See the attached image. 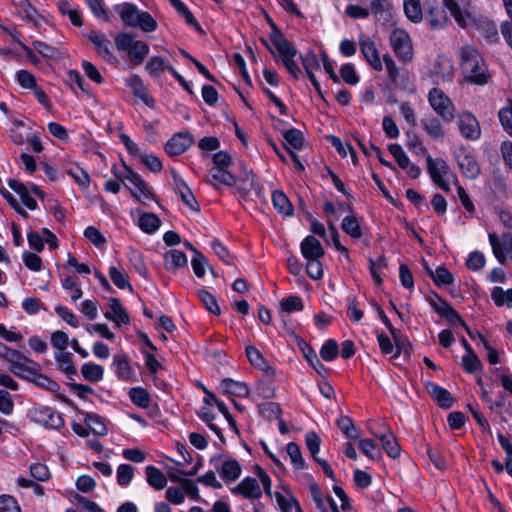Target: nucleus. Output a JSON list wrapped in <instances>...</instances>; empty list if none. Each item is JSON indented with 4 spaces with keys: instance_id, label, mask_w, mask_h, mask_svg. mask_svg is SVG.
<instances>
[{
    "instance_id": "f257e3e1",
    "label": "nucleus",
    "mask_w": 512,
    "mask_h": 512,
    "mask_svg": "<svg viewBox=\"0 0 512 512\" xmlns=\"http://www.w3.org/2000/svg\"><path fill=\"white\" fill-rule=\"evenodd\" d=\"M444 5L462 28H476L489 44L498 43L500 36L495 22L487 17H475L472 13L462 10L456 0H444Z\"/></svg>"
},
{
    "instance_id": "f03ea898",
    "label": "nucleus",
    "mask_w": 512,
    "mask_h": 512,
    "mask_svg": "<svg viewBox=\"0 0 512 512\" xmlns=\"http://www.w3.org/2000/svg\"><path fill=\"white\" fill-rule=\"evenodd\" d=\"M407 138L406 146L408 149L418 156H425L427 170L432 181L443 191L448 192L450 190L449 184L443 179V175L448 174L450 170L447 162L441 158L434 160L431 155L428 154L422 140L415 133L407 132Z\"/></svg>"
},
{
    "instance_id": "7ed1b4c3",
    "label": "nucleus",
    "mask_w": 512,
    "mask_h": 512,
    "mask_svg": "<svg viewBox=\"0 0 512 512\" xmlns=\"http://www.w3.org/2000/svg\"><path fill=\"white\" fill-rule=\"evenodd\" d=\"M461 68L469 83L485 85L491 78L484 59L471 47L461 49Z\"/></svg>"
},
{
    "instance_id": "20e7f679",
    "label": "nucleus",
    "mask_w": 512,
    "mask_h": 512,
    "mask_svg": "<svg viewBox=\"0 0 512 512\" xmlns=\"http://www.w3.org/2000/svg\"><path fill=\"white\" fill-rule=\"evenodd\" d=\"M268 23L272 30V32L269 36L272 46L278 52V55H279L283 65L289 72V74L294 79H298L301 74V70L294 60L295 56L298 53V50L291 42H289L287 40V38L280 31V29L278 28V26L275 24L274 21H272L271 19H268Z\"/></svg>"
},
{
    "instance_id": "39448f33",
    "label": "nucleus",
    "mask_w": 512,
    "mask_h": 512,
    "mask_svg": "<svg viewBox=\"0 0 512 512\" xmlns=\"http://www.w3.org/2000/svg\"><path fill=\"white\" fill-rule=\"evenodd\" d=\"M120 18L125 26L140 28L143 32H154L157 21L147 11H140L138 7L129 2L116 6Z\"/></svg>"
},
{
    "instance_id": "423d86ee",
    "label": "nucleus",
    "mask_w": 512,
    "mask_h": 512,
    "mask_svg": "<svg viewBox=\"0 0 512 512\" xmlns=\"http://www.w3.org/2000/svg\"><path fill=\"white\" fill-rule=\"evenodd\" d=\"M114 41L116 48L119 51L127 52L134 65H140L149 54L148 44L141 40H135L128 32L119 33Z\"/></svg>"
},
{
    "instance_id": "0eeeda50",
    "label": "nucleus",
    "mask_w": 512,
    "mask_h": 512,
    "mask_svg": "<svg viewBox=\"0 0 512 512\" xmlns=\"http://www.w3.org/2000/svg\"><path fill=\"white\" fill-rule=\"evenodd\" d=\"M428 101L433 110L446 122L454 119L455 106L445 93L439 88H432L428 94Z\"/></svg>"
},
{
    "instance_id": "6e6552de",
    "label": "nucleus",
    "mask_w": 512,
    "mask_h": 512,
    "mask_svg": "<svg viewBox=\"0 0 512 512\" xmlns=\"http://www.w3.org/2000/svg\"><path fill=\"white\" fill-rule=\"evenodd\" d=\"M390 44L395 55L403 62L413 59V46L409 34L400 28H395L390 35Z\"/></svg>"
},
{
    "instance_id": "1a4fd4ad",
    "label": "nucleus",
    "mask_w": 512,
    "mask_h": 512,
    "mask_svg": "<svg viewBox=\"0 0 512 512\" xmlns=\"http://www.w3.org/2000/svg\"><path fill=\"white\" fill-rule=\"evenodd\" d=\"M30 418L32 421L50 429H59L63 426L64 420L62 415L55 412L52 408L46 406H37L30 410Z\"/></svg>"
},
{
    "instance_id": "9d476101",
    "label": "nucleus",
    "mask_w": 512,
    "mask_h": 512,
    "mask_svg": "<svg viewBox=\"0 0 512 512\" xmlns=\"http://www.w3.org/2000/svg\"><path fill=\"white\" fill-rule=\"evenodd\" d=\"M454 157L465 177L474 180L480 175V166L472 152L464 147H460L454 152Z\"/></svg>"
},
{
    "instance_id": "9b49d317",
    "label": "nucleus",
    "mask_w": 512,
    "mask_h": 512,
    "mask_svg": "<svg viewBox=\"0 0 512 512\" xmlns=\"http://www.w3.org/2000/svg\"><path fill=\"white\" fill-rule=\"evenodd\" d=\"M222 458V455H214L210 458V464L214 465L217 469L220 477L225 482H234L236 481L242 472L241 464L233 458H226L222 461L221 465H218L219 460Z\"/></svg>"
},
{
    "instance_id": "f8f14e48",
    "label": "nucleus",
    "mask_w": 512,
    "mask_h": 512,
    "mask_svg": "<svg viewBox=\"0 0 512 512\" xmlns=\"http://www.w3.org/2000/svg\"><path fill=\"white\" fill-rule=\"evenodd\" d=\"M426 7V13L424 17L432 29H441L448 24L449 17L446 12L448 9L444 5V0H442V5L434 0L432 2L426 3Z\"/></svg>"
},
{
    "instance_id": "ddd939ff",
    "label": "nucleus",
    "mask_w": 512,
    "mask_h": 512,
    "mask_svg": "<svg viewBox=\"0 0 512 512\" xmlns=\"http://www.w3.org/2000/svg\"><path fill=\"white\" fill-rule=\"evenodd\" d=\"M460 134L469 141H476L481 137L479 121L471 112H463L458 116Z\"/></svg>"
},
{
    "instance_id": "4468645a",
    "label": "nucleus",
    "mask_w": 512,
    "mask_h": 512,
    "mask_svg": "<svg viewBox=\"0 0 512 512\" xmlns=\"http://www.w3.org/2000/svg\"><path fill=\"white\" fill-rule=\"evenodd\" d=\"M111 366L119 380L125 382L136 381V374L133 367L131 366L130 358L127 354H114Z\"/></svg>"
},
{
    "instance_id": "2eb2a0df",
    "label": "nucleus",
    "mask_w": 512,
    "mask_h": 512,
    "mask_svg": "<svg viewBox=\"0 0 512 512\" xmlns=\"http://www.w3.org/2000/svg\"><path fill=\"white\" fill-rule=\"evenodd\" d=\"M84 36L91 41L99 56L108 62H113L116 57L112 53L111 41L100 31L92 30Z\"/></svg>"
},
{
    "instance_id": "dca6fc26",
    "label": "nucleus",
    "mask_w": 512,
    "mask_h": 512,
    "mask_svg": "<svg viewBox=\"0 0 512 512\" xmlns=\"http://www.w3.org/2000/svg\"><path fill=\"white\" fill-rule=\"evenodd\" d=\"M193 142V136L189 132H178L166 142L165 151L170 156H178L186 152Z\"/></svg>"
},
{
    "instance_id": "f3484780",
    "label": "nucleus",
    "mask_w": 512,
    "mask_h": 512,
    "mask_svg": "<svg viewBox=\"0 0 512 512\" xmlns=\"http://www.w3.org/2000/svg\"><path fill=\"white\" fill-rule=\"evenodd\" d=\"M233 495H241L245 499L256 500L261 498L262 489L256 478L247 476L231 489Z\"/></svg>"
},
{
    "instance_id": "a211bd4d",
    "label": "nucleus",
    "mask_w": 512,
    "mask_h": 512,
    "mask_svg": "<svg viewBox=\"0 0 512 512\" xmlns=\"http://www.w3.org/2000/svg\"><path fill=\"white\" fill-rule=\"evenodd\" d=\"M359 45L361 53L370 66L376 71H381L383 65L374 41L368 36L361 35L359 37Z\"/></svg>"
},
{
    "instance_id": "6ab92c4d",
    "label": "nucleus",
    "mask_w": 512,
    "mask_h": 512,
    "mask_svg": "<svg viewBox=\"0 0 512 512\" xmlns=\"http://www.w3.org/2000/svg\"><path fill=\"white\" fill-rule=\"evenodd\" d=\"M129 173L130 183L134 186V189H130L132 196L143 204H146L143 199L157 202V196L152 192L148 183L138 173Z\"/></svg>"
},
{
    "instance_id": "aec40b11",
    "label": "nucleus",
    "mask_w": 512,
    "mask_h": 512,
    "mask_svg": "<svg viewBox=\"0 0 512 512\" xmlns=\"http://www.w3.org/2000/svg\"><path fill=\"white\" fill-rule=\"evenodd\" d=\"M299 347L302 351L304 358L313 367L316 373L323 379H327L330 375V369L326 367L318 358L315 350L305 341L299 343Z\"/></svg>"
},
{
    "instance_id": "412c9836",
    "label": "nucleus",
    "mask_w": 512,
    "mask_h": 512,
    "mask_svg": "<svg viewBox=\"0 0 512 512\" xmlns=\"http://www.w3.org/2000/svg\"><path fill=\"white\" fill-rule=\"evenodd\" d=\"M425 388L429 395L437 402L439 407L443 409H450L453 406L455 399L447 389L431 381L425 382Z\"/></svg>"
},
{
    "instance_id": "4be33fe9",
    "label": "nucleus",
    "mask_w": 512,
    "mask_h": 512,
    "mask_svg": "<svg viewBox=\"0 0 512 512\" xmlns=\"http://www.w3.org/2000/svg\"><path fill=\"white\" fill-rule=\"evenodd\" d=\"M300 249L307 261L319 260L325 253L320 241L313 235H308L302 240Z\"/></svg>"
},
{
    "instance_id": "5701e85b",
    "label": "nucleus",
    "mask_w": 512,
    "mask_h": 512,
    "mask_svg": "<svg viewBox=\"0 0 512 512\" xmlns=\"http://www.w3.org/2000/svg\"><path fill=\"white\" fill-rule=\"evenodd\" d=\"M245 353L252 366L272 376L275 374L274 368L268 363L263 354L255 346H246Z\"/></svg>"
},
{
    "instance_id": "b1692460",
    "label": "nucleus",
    "mask_w": 512,
    "mask_h": 512,
    "mask_svg": "<svg viewBox=\"0 0 512 512\" xmlns=\"http://www.w3.org/2000/svg\"><path fill=\"white\" fill-rule=\"evenodd\" d=\"M383 60L391 82L401 89H406L409 84V77L407 73L399 72V69L391 56L384 55Z\"/></svg>"
},
{
    "instance_id": "393cba45",
    "label": "nucleus",
    "mask_w": 512,
    "mask_h": 512,
    "mask_svg": "<svg viewBox=\"0 0 512 512\" xmlns=\"http://www.w3.org/2000/svg\"><path fill=\"white\" fill-rule=\"evenodd\" d=\"M373 435L378 438L386 454L395 459L400 455V446L393 433L387 429L385 432H373Z\"/></svg>"
},
{
    "instance_id": "a878e982",
    "label": "nucleus",
    "mask_w": 512,
    "mask_h": 512,
    "mask_svg": "<svg viewBox=\"0 0 512 512\" xmlns=\"http://www.w3.org/2000/svg\"><path fill=\"white\" fill-rule=\"evenodd\" d=\"M126 84L133 91V94L141 99L147 106H153L154 99L149 94L148 89L144 85L142 79L138 75H133L126 80Z\"/></svg>"
},
{
    "instance_id": "bb28decb",
    "label": "nucleus",
    "mask_w": 512,
    "mask_h": 512,
    "mask_svg": "<svg viewBox=\"0 0 512 512\" xmlns=\"http://www.w3.org/2000/svg\"><path fill=\"white\" fill-rule=\"evenodd\" d=\"M10 371L16 376L30 379L31 376L37 375L39 371V365L28 357H25V360H21L20 362L11 365Z\"/></svg>"
},
{
    "instance_id": "cd10ccee",
    "label": "nucleus",
    "mask_w": 512,
    "mask_h": 512,
    "mask_svg": "<svg viewBox=\"0 0 512 512\" xmlns=\"http://www.w3.org/2000/svg\"><path fill=\"white\" fill-rule=\"evenodd\" d=\"M220 386L226 394L240 398H248L250 396V389L244 382L235 381L231 378H224L221 381Z\"/></svg>"
},
{
    "instance_id": "c85d7f7f",
    "label": "nucleus",
    "mask_w": 512,
    "mask_h": 512,
    "mask_svg": "<svg viewBox=\"0 0 512 512\" xmlns=\"http://www.w3.org/2000/svg\"><path fill=\"white\" fill-rule=\"evenodd\" d=\"M210 176L212 180H207V183L218 189V184H223L232 187L236 184V177L227 170V168H211Z\"/></svg>"
},
{
    "instance_id": "c756f323",
    "label": "nucleus",
    "mask_w": 512,
    "mask_h": 512,
    "mask_svg": "<svg viewBox=\"0 0 512 512\" xmlns=\"http://www.w3.org/2000/svg\"><path fill=\"white\" fill-rule=\"evenodd\" d=\"M272 203L278 213L289 217L294 213V207L286 194L281 190H275L272 193Z\"/></svg>"
},
{
    "instance_id": "7c9ffc66",
    "label": "nucleus",
    "mask_w": 512,
    "mask_h": 512,
    "mask_svg": "<svg viewBox=\"0 0 512 512\" xmlns=\"http://www.w3.org/2000/svg\"><path fill=\"white\" fill-rule=\"evenodd\" d=\"M421 125L424 131L434 140H443L445 129L440 120L436 117H426L421 119Z\"/></svg>"
},
{
    "instance_id": "2f4dec72",
    "label": "nucleus",
    "mask_w": 512,
    "mask_h": 512,
    "mask_svg": "<svg viewBox=\"0 0 512 512\" xmlns=\"http://www.w3.org/2000/svg\"><path fill=\"white\" fill-rule=\"evenodd\" d=\"M145 474L147 483L155 490H162L166 487L167 478L159 468L148 465L145 468Z\"/></svg>"
},
{
    "instance_id": "473e14b6",
    "label": "nucleus",
    "mask_w": 512,
    "mask_h": 512,
    "mask_svg": "<svg viewBox=\"0 0 512 512\" xmlns=\"http://www.w3.org/2000/svg\"><path fill=\"white\" fill-rule=\"evenodd\" d=\"M369 11L378 21L387 22L392 16V5L389 0H372Z\"/></svg>"
},
{
    "instance_id": "72a5a7b5",
    "label": "nucleus",
    "mask_w": 512,
    "mask_h": 512,
    "mask_svg": "<svg viewBox=\"0 0 512 512\" xmlns=\"http://www.w3.org/2000/svg\"><path fill=\"white\" fill-rule=\"evenodd\" d=\"M165 267L169 271H176L179 268H183L187 265V256L184 252L179 250H169L164 255Z\"/></svg>"
},
{
    "instance_id": "f704fd0d",
    "label": "nucleus",
    "mask_w": 512,
    "mask_h": 512,
    "mask_svg": "<svg viewBox=\"0 0 512 512\" xmlns=\"http://www.w3.org/2000/svg\"><path fill=\"white\" fill-rule=\"evenodd\" d=\"M8 185L20 196L22 203L27 208L34 210L37 207L36 200L29 194L27 187L23 183L15 179H10Z\"/></svg>"
},
{
    "instance_id": "c9c22d12",
    "label": "nucleus",
    "mask_w": 512,
    "mask_h": 512,
    "mask_svg": "<svg viewBox=\"0 0 512 512\" xmlns=\"http://www.w3.org/2000/svg\"><path fill=\"white\" fill-rule=\"evenodd\" d=\"M169 479L172 482L178 483L185 493L193 500H199V490L196 485V481L189 478H184L175 473H169Z\"/></svg>"
},
{
    "instance_id": "e433bc0d",
    "label": "nucleus",
    "mask_w": 512,
    "mask_h": 512,
    "mask_svg": "<svg viewBox=\"0 0 512 512\" xmlns=\"http://www.w3.org/2000/svg\"><path fill=\"white\" fill-rule=\"evenodd\" d=\"M138 226L143 232L154 234L160 228L161 220L156 214L145 212L139 217Z\"/></svg>"
},
{
    "instance_id": "4c0bfd02",
    "label": "nucleus",
    "mask_w": 512,
    "mask_h": 512,
    "mask_svg": "<svg viewBox=\"0 0 512 512\" xmlns=\"http://www.w3.org/2000/svg\"><path fill=\"white\" fill-rule=\"evenodd\" d=\"M66 174L72 177L81 189L86 190L89 188L90 176L85 170L80 168L78 165H66Z\"/></svg>"
},
{
    "instance_id": "58836bf2",
    "label": "nucleus",
    "mask_w": 512,
    "mask_h": 512,
    "mask_svg": "<svg viewBox=\"0 0 512 512\" xmlns=\"http://www.w3.org/2000/svg\"><path fill=\"white\" fill-rule=\"evenodd\" d=\"M341 229L351 238L359 239L362 237L360 222L354 213L343 218Z\"/></svg>"
},
{
    "instance_id": "ea45409f",
    "label": "nucleus",
    "mask_w": 512,
    "mask_h": 512,
    "mask_svg": "<svg viewBox=\"0 0 512 512\" xmlns=\"http://www.w3.org/2000/svg\"><path fill=\"white\" fill-rule=\"evenodd\" d=\"M51 345L56 350L55 359L59 369L64 371V332L58 330L51 335Z\"/></svg>"
},
{
    "instance_id": "a19ab883",
    "label": "nucleus",
    "mask_w": 512,
    "mask_h": 512,
    "mask_svg": "<svg viewBox=\"0 0 512 512\" xmlns=\"http://www.w3.org/2000/svg\"><path fill=\"white\" fill-rule=\"evenodd\" d=\"M429 276L438 287L453 284V274L443 265L438 266L435 271H429Z\"/></svg>"
},
{
    "instance_id": "79ce46f5",
    "label": "nucleus",
    "mask_w": 512,
    "mask_h": 512,
    "mask_svg": "<svg viewBox=\"0 0 512 512\" xmlns=\"http://www.w3.org/2000/svg\"><path fill=\"white\" fill-rule=\"evenodd\" d=\"M81 374L85 380L96 383L103 379L104 369L99 364L84 363L81 366Z\"/></svg>"
},
{
    "instance_id": "37998d69",
    "label": "nucleus",
    "mask_w": 512,
    "mask_h": 512,
    "mask_svg": "<svg viewBox=\"0 0 512 512\" xmlns=\"http://www.w3.org/2000/svg\"><path fill=\"white\" fill-rule=\"evenodd\" d=\"M108 304L115 317L116 326L129 324L130 317L118 298H110Z\"/></svg>"
},
{
    "instance_id": "c03bdc74",
    "label": "nucleus",
    "mask_w": 512,
    "mask_h": 512,
    "mask_svg": "<svg viewBox=\"0 0 512 512\" xmlns=\"http://www.w3.org/2000/svg\"><path fill=\"white\" fill-rule=\"evenodd\" d=\"M70 501L82 507L86 512H105L96 502L78 494L76 491H69Z\"/></svg>"
},
{
    "instance_id": "a18cd8bd",
    "label": "nucleus",
    "mask_w": 512,
    "mask_h": 512,
    "mask_svg": "<svg viewBox=\"0 0 512 512\" xmlns=\"http://www.w3.org/2000/svg\"><path fill=\"white\" fill-rule=\"evenodd\" d=\"M404 13L413 23H419L423 20L420 0H404Z\"/></svg>"
},
{
    "instance_id": "49530a36",
    "label": "nucleus",
    "mask_w": 512,
    "mask_h": 512,
    "mask_svg": "<svg viewBox=\"0 0 512 512\" xmlns=\"http://www.w3.org/2000/svg\"><path fill=\"white\" fill-rule=\"evenodd\" d=\"M85 424L89 429L98 436H105L108 433V429L104 424L102 418L95 413H87L85 416Z\"/></svg>"
},
{
    "instance_id": "de8ad7c7",
    "label": "nucleus",
    "mask_w": 512,
    "mask_h": 512,
    "mask_svg": "<svg viewBox=\"0 0 512 512\" xmlns=\"http://www.w3.org/2000/svg\"><path fill=\"white\" fill-rule=\"evenodd\" d=\"M287 454L291 460V463L296 470H302L306 468V462L302 456L300 446L295 442H290L286 447Z\"/></svg>"
},
{
    "instance_id": "09e8293b",
    "label": "nucleus",
    "mask_w": 512,
    "mask_h": 512,
    "mask_svg": "<svg viewBox=\"0 0 512 512\" xmlns=\"http://www.w3.org/2000/svg\"><path fill=\"white\" fill-rule=\"evenodd\" d=\"M129 398L133 404L140 408H148L150 405V395L145 388L133 387L128 392Z\"/></svg>"
},
{
    "instance_id": "8fccbe9b",
    "label": "nucleus",
    "mask_w": 512,
    "mask_h": 512,
    "mask_svg": "<svg viewBox=\"0 0 512 512\" xmlns=\"http://www.w3.org/2000/svg\"><path fill=\"white\" fill-rule=\"evenodd\" d=\"M336 424L347 438L353 440L359 438V431L354 425L353 420L349 416L341 415L336 420Z\"/></svg>"
},
{
    "instance_id": "3c124183",
    "label": "nucleus",
    "mask_w": 512,
    "mask_h": 512,
    "mask_svg": "<svg viewBox=\"0 0 512 512\" xmlns=\"http://www.w3.org/2000/svg\"><path fill=\"white\" fill-rule=\"evenodd\" d=\"M171 6L185 19L186 23L201 30V27L193 13L181 0H169Z\"/></svg>"
},
{
    "instance_id": "603ef678",
    "label": "nucleus",
    "mask_w": 512,
    "mask_h": 512,
    "mask_svg": "<svg viewBox=\"0 0 512 512\" xmlns=\"http://www.w3.org/2000/svg\"><path fill=\"white\" fill-rule=\"evenodd\" d=\"M169 68H174L171 66L168 62L165 61L162 57H152L150 60L146 63L145 69L146 71L152 76V77H158L160 74L167 70L169 71Z\"/></svg>"
},
{
    "instance_id": "864d4df0",
    "label": "nucleus",
    "mask_w": 512,
    "mask_h": 512,
    "mask_svg": "<svg viewBox=\"0 0 512 512\" xmlns=\"http://www.w3.org/2000/svg\"><path fill=\"white\" fill-rule=\"evenodd\" d=\"M92 14L99 20L110 22V14L104 0H84Z\"/></svg>"
},
{
    "instance_id": "5fc2aeb1",
    "label": "nucleus",
    "mask_w": 512,
    "mask_h": 512,
    "mask_svg": "<svg viewBox=\"0 0 512 512\" xmlns=\"http://www.w3.org/2000/svg\"><path fill=\"white\" fill-rule=\"evenodd\" d=\"M491 299L498 307L506 304L509 308H512V289L504 291L502 287L495 286L491 291Z\"/></svg>"
},
{
    "instance_id": "6e6d98bb",
    "label": "nucleus",
    "mask_w": 512,
    "mask_h": 512,
    "mask_svg": "<svg viewBox=\"0 0 512 512\" xmlns=\"http://www.w3.org/2000/svg\"><path fill=\"white\" fill-rule=\"evenodd\" d=\"M259 414L268 421L277 419L282 414L280 404L276 402H265L258 405Z\"/></svg>"
},
{
    "instance_id": "4d7b16f0",
    "label": "nucleus",
    "mask_w": 512,
    "mask_h": 512,
    "mask_svg": "<svg viewBox=\"0 0 512 512\" xmlns=\"http://www.w3.org/2000/svg\"><path fill=\"white\" fill-rule=\"evenodd\" d=\"M283 138L286 143L289 144L293 149L299 150L304 145V135L296 128H291L282 132Z\"/></svg>"
},
{
    "instance_id": "13d9d810",
    "label": "nucleus",
    "mask_w": 512,
    "mask_h": 512,
    "mask_svg": "<svg viewBox=\"0 0 512 512\" xmlns=\"http://www.w3.org/2000/svg\"><path fill=\"white\" fill-rule=\"evenodd\" d=\"M198 297L200 301L203 303L204 307L210 313L214 315H219L221 313L220 307L214 295H212L209 291L205 289H200L198 291Z\"/></svg>"
},
{
    "instance_id": "bf43d9fd",
    "label": "nucleus",
    "mask_w": 512,
    "mask_h": 512,
    "mask_svg": "<svg viewBox=\"0 0 512 512\" xmlns=\"http://www.w3.org/2000/svg\"><path fill=\"white\" fill-rule=\"evenodd\" d=\"M128 258L135 271L143 278H147L148 269L144 262L142 253L137 250H131L128 254Z\"/></svg>"
},
{
    "instance_id": "052dcab7",
    "label": "nucleus",
    "mask_w": 512,
    "mask_h": 512,
    "mask_svg": "<svg viewBox=\"0 0 512 512\" xmlns=\"http://www.w3.org/2000/svg\"><path fill=\"white\" fill-rule=\"evenodd\" d=\"M438 315L445 318L451 325L458 324L463 328L466 326V322L462 319L461 315L449 303L444 304L443 310L438 311Z\"/></svg>"
},
{
    "instance_id": "680f3d73",
    "label": "nucleus",
    "mask_w": 512,
    "mask_h": 512,
    "mask_svg": "<svg viewBox=\"0 0 512 512\" xmlns=\"http://www.w3.org/2000/svg\"><path fill=\"white\" fill-rule=\"evenodd\" d=\"M327 223H328V229L331 234V240H332V243H333L335 249L344 255L347 262L351 263V258H350L348 249L344 245H342L340 242V235L337 230V227L335 226L334 222L331 220H327Z\"/></svg>"
},
{
    "instance_id": "e2e57ef3",
    "label": "nucleus",
    "mask_w": 512,
    "mask_h": 512,
    "mask_svg": "<svg viewBox=\"0 0 512 512\" xmlns=\"http://www.w3.org/2000/svg\"><path fill=\"white\" fill-rule=\"evenodd\" d=\"M108 273L111 281L116 287H118L119 289H132V286L128 281V277L123 271H121L115 266H110Z\"/></svg>"
},
{
    "instance_id": "0e129e2a",
    "label": "nucleus",
    "mask_w": 512,
    "mask_h": 512,
    "mask_svg": "<svg viewBox=\"0 0 512 512\" xmlns=\"http://www.w3.org/2000/svg\"><path fill=\"white\" fill-rule=\"evenodd\" d=\"M339 354V347L335 340L329 339L324 342L320 349V356L324 361H333Z\"/></svg>"
},
{
    "instance_id": "69168bd1",
    "label": "nucleus",
    "mask_w": 512,
    "mask_h": 512,
    "mask_svg": "<svg viewBox=\"0 0 512 512\" xmlns=\"http://www.w3.org/2000/svg\"><path fill=\"white\" fill-rule=\"evenodd\" d=\"M281 308L287 313L302 311L304 308L303 301L299 296H288L280 302Z\"/></svg>"
},
{
    "instance_id": "338daca9",
    "label": "nucleus",
    "mask_w": 512,
    "mask_h": 512,
    "mask_svg": "<svg viewBox=\"0 0 512 512\" xmlns=\"http://www.w3.org/2000/svg\"><path fill=\"white\" fill-rule=\"evenodd\" d=\"M462 367L467 373L481 369L482 364L475 352L465 353L462 357Z\"/></svg>"
},
{
    "instance_id": "774afa93",
    "label": "nucleus",
    "mask_w": 512,
    "mask_h": 512,
    "mask_svg": "<svg viewBox=\"0 0 512 512\" xmlns=\"http://www.w3.org/2000/svg\"><path fill=\"white\" fill-rule=\"evenodd\" d=\"M498 117L503 129L512 137V103L501 108Z\"/></svg>"
}]
</instances>
